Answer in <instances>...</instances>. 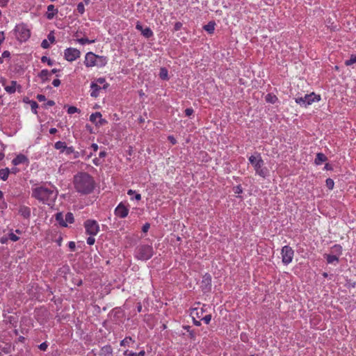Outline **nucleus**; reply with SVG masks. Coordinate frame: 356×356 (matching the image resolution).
I'll list each match as a JSON object with an SVG mask.
<instances>
[{"instance_id":"1","label":"nucleus","mask_w":356,"mask_h":356,"mask_svg":"<svg viewBox=\"0 0 356 356\" xmlns=\"http://www.w3.org/2000/svg\"><path fill=\"white\" fill-rule=\"evenodd\" d=\"M58 194V191L56 188L50 189L41 186L32 188L31 196L43 204L51 205L56 200Z\"/></svg>"},{"instance_id":"2","label":"nucleus","mask_w":356,"mask_h":356,"mask_svg":"<svg viewBox=\"0 0 356 356\" xmlns=\"http://www.w3.org/2000/svg\"><path fill=\"white\" fill-rule=\"evenodd\" d=\"M74 186L77 192L82 194L90 193L95 186L92 176L87 172H80L74 177Z\"/></svg>"},{"instance_id":"3","label":"nucleus","mask_w":356,"mask_h":356,"mask_svg":"<svg viewBox=\"0 0 356 356\" xmlns=\"http://www.w3.org/2000/svg\"><path fill=\"white\" fill-rule=\"evenodd\" d=\"M135 254L137 259L146 261L154 255V250L151 245H140L136 248Z\"/></svg>"},{"instance_id":"4","label":"nucleus","mask_w":356,"mask_h":356,"mask_svg":"<svg viewBox=\"0 0 356 356\" xmlns=\"http://www.w3.org/2000/svg\"><path fill=\"white\" fill-rule=\"evenodd\" d=\"M249 161L254 166L257 174L262 177L266 176V171L263 168V165L264 164V161L262 160L259 154H258L257 157L252 155L250 156Z\"/></svg>"},{"instance_id":"5","label":"nucleus","mask_w":356,"mask_h":356,"mask_svg":"<svg viewBox=\"0 0 356 356\" xmlns=\"http://www.w3.org/2000/svg\"><path fill=\"white\" fill-rule=\"evenodd\" d=\"M321 99L320 95L312 92L309 95H305L304 97H300L295 99L296 102L302 106L306 107L314 102H318Z\"/></svg>"},{"instance_id":"6","label":"nucleus","mask_w":356,"mask_h":356,"mask_svg":"<svg viewBox=\"0 0 356 356\" xmlns=\"http://www.w3.org/2000/svg\"><path fill=\"white\" fill-rule=\"evenodd\" d=\"M281 254L282 262L285 265H288L292 261L294 251L290 246L285 245L282 249Z\"/></svg>"},{"instance_id":"7","label":"nucleus","mask_w":356,"mask_h":356,"mask_svg":"<svg viewBox=\"0 0 356 356\" xmlns=\"http://www.w3.org/2000/svg\"><path fill=\"white\" fill-rule=\"evenodd\" d=\"M84 227L86 228V233L90 236H95L99 232V225L97 221L94 220H87L84 222Z\"/></svg>"},{"instance_id":"8","label":"nucleus","mask_w":356,"mask_h":356,"mask_svg":"<svg viewBox=\"0 0 356 356\" xmlns=\"http://www.w3.org/2000/svg\"><path fill=\"white\" fill-rule=\"evenodd\" d=\"M80 51L75 48H67L65 50V58L70 62L75 60L80 56Z\"/></svg>"},{"instance_id":"9","label":"nucleus","mask_w":356,"mask_h":356,"mask_svg":"<svg viewBox=\"0 0 356 356\" xmlns=\"http://www.w3.org/2000/svg\"><path fill=\"white\" fill-rule=\"evenodd\" d=\"M16 31L19 33L20 40L26 41L31 35L30 31L24 26H16Z\"/></svg>"},{"instance_id":"10","label":"nucleus","mask_w":356,"mask_h":356,"mask_svg":"<svg viewBox=\"0 0 356 356\" xmlns=\"http://www.w3.org/2000/svg\"><path fill=\"white\" fill-rule=\"evenodd\" d=\"M129 213V209L127 208L123 203H120L115 209V214L122 218L127 216Z\"/></svg>"},{"instance_id":"11","label":"nucleus","mask_w":356,"mask_h":356,"mask_svg":"<svg viewBox=\"0 0 356 356\" xmlns=\"http://www.w3.org/2000/svg\"><path fill=\"white\" fill-rule=\"evenodd\" d=\"M97 60V55L92 52H88L85 57L84 63L87 67L96 66L95 60Z\"/></svg>"},{"instance_id":"12","label":"nucleus","mask_w":356,"mask_h":356,"mask_svg":"<svg viewBox=\"0 0 356 356\" xmlns=\"http://www.w3.org/2000/svg\"><path fill=\"white\" fill-rule=\"evenodd\" d=\"M136 29L140 31H141V33L143 35L147 38H149L153 35L152 31L149 28L146 27L145 29H143V26L140 22H137L136 25Z\"/></svg>"},{"instance_id":"13","label":"nucleus","mask_w":356,"mask_h":356,"mask_svg":"<svg viewBox=\"0 0 356 356\" xmlns=\"http://www.w3.org/2000/svg\"><path fill=\"white\" fill-rule=\"evenodd\" d=\"M58 9L52 4L47 6V13L46 17L48 19H52L54 16L58 13Z\"/></svg>"},{"instance_id":"14","label":"nucleus","mask_w":356,"mask_h":356,"mask_svg":"<svg viewBox=\"0 0 356 356\" xmlns=\"http://www.w3.org/2000/svg\"><path fill=\"white\" fill-rule=\"evenodd\" d=\"M28 163L27 157L24 154L17 155L12 161L14 165H17L21 163Z\"/></svg>"},{"instance_id":"15","label":"nucleus","mask_w":356,"mask_h":356,"mask_svg":"<svg viewBox=\"0 0 356 356\" xmlns=\"http://www.w3.org/2000/svg\"><path fill=\"white\" fill-rule=\"evenodd\" d=\"M99 356H113V348L110 345H106L101 348Z\"/></svg>"},{"instance_id":"16","label":"nucleus","mask_w":356,"mask_h":356,"mask_svg":"<svg viewBox=\"0 0 356 356\" xmlns=\"http://www.w3.org/2000/svg\"><path fill=\"white\" fill-rule=\"evenodd\" d=\"M19 213L24 218H29L31 216V209L26 206H21L19 209Z\"/></svg>"},{"instance_id":"17","label":"nucleus","mask_w":356,"mask_h":356,"mask_svg":"<svg viewBox=\"0 0 356 356\" xmlns=\"http://www.w3.org/2000/svg\"><path fill=\"white\" fill-rule=\"evenodd\" d=\"M90 88L92 89V92L90 93L91 97H97L99 95V92L102 89V88L97 83L92 82L90 85Z\"/></svg>"},{"instance_id":"18","label":"nucleus","mask_w":356,"mask_h":356,"mask_svg":"<svg viewBox=\"0 0 356 356\" xmlns=\"http://www.w3.org/2000/svg\"><path fill=\"white\" fill-rule=\"evenodd\" d=\"M51 76V72L47 70H42L39 74L38 77L40 78L42 83L49 80V76Z\"/></svg>"},{"instance_id":"19","label":"nucleus","mask_w":356,"mask_h":356,"mask_svg":"<svg viewBox=\"0 0 356 356\" xmlns=\"http://www.w3.org/2000/svg\"><path fill=\"white\" fill-rule=\"evenodd\" d=\"M204 311L202 309L200 310H198L197 308L193 309L191 312V316L193 318H202L203 315Z\"/></svg>"},{"instance_id":"20","label":"nucleus","mask_w":356,"mask_h":356,"mask_svg":"<svg viewBox=\"0 0 356 356\" xmlns=\"http://www.w3.org/2000/svg\"><path fill=\"white\" fill-rule=\"evenodd\" d=\"M326 156L323 153H318L316 154L314 163L316 165H321L323 162L327 160Z\"/></svg>"},{"instance_id":"21","label":"nucleus","mask_w":356,"mask_h":356,"mask_svg":"<svg viewBox=\"0 0 356 356\" xmlns=\"http://www.w3.org/2000/svg\"><path fill=\"white\" fill-rule=\"evenodd\" d=\"M96 66L103 67L107 63L106 57L100 56L97 55V60H95Z\"/></svg>"},{"instance_id":"22","label":"nucleus","mask_w":356,"mask_h":356,"mask_svg":"<svg viewBox=\"0 0 356 356\" xmlns=\"http://www.w3.org/2000/svg\"><path fill=\"white\" fill-rule=\"evenodd\" d=\"M9 174H10L9 168H6L3 169H0V178L3 181H6L8 179Z\"/></svg>"},{"instance_id":"23","label":"nucleus","mask_w":356,"mask_h":356,"mask_svg":"<svg viewBox=\"0 0 356 356\" xmlns=\"http://www.w3.org/2000/svg\"><path fill=\"white\" fill-rule=\"evenodd\" d=\"M55 218L57 222H58V223L60 224V226L62 227H67V224L65 223V220L63 219V216L62 214V213H57L55 216Z\"/></svg>"},{"instance_id":"24","label":"nucleus","mask_w":356,"mask_h":356,"mask_svg":"<svg viewBox=\"0 0 356 356\" xmlns=\"http://www.w3.org/2000/svg\"><path fill=\"white\" fill-rule=\"evenodd\" d=\"M17 82L15 81H11V85L5 87V90L10 94H13L16 90Z\"/></svg>"},{"instance_id":"25","label":"nucleus","mask_w":356,"mask_h":356,"mask_svg":"<svg viewBox=\"0 0 356 356\" xmlns=\"http://www.w3.org/2000/svg\"><path fill=\"white\" fill-rule=\"evenodd\" d=\"M324 256L326 258L327 262L328 264H333L334 261H336V262L339 261V258L337 255L325 254Z\"/></svg>"},{"instance_id":"26","label":"nucleus","mask_w":356,"mask_h":356,"mask_svg":"<svg viewBox=\"0 0 356 356\" xmlns=\"http://www.w3.org/2000/svg\"><path fill=\"white\" fill-rule=\"evenodd\" d=\"M159 77L162 80H168V72L165 67H161L160 70Z\"/></svg>"},{"instance_id":"27","label":"nucleus","mask_w":356,"mask_h":356,"mask_svg":"<svg viewBox=\"0 0 356 356\" xmlns=\"http://www.w3.org/2000/svg\"><path fill=\"white\" fill-rule=\"evenodd\" d=\"M204 29L209 33H212L215 29V23L209 22L207 24L204 26Z\"/></svg>"},{"instance_id":"28","label":"nucleus","mask_w":356,"mask_h":356,"mask_svg":"<svg viewBox=\"0 0 356 356\" xmlns=\"http://www.w3.org/2000/svg\"><path fill=\"white\" fill-rule=\"evenodd\" d=\"M102 117V114L99 112H95L94 113H92L90 116V120L97 125V119Z\"/></svg>"},{"instance_id":"29","label":"nucleus","mask_w":356,"mask_h":356,"mask_svg":"<svg viewBox=\"0 0 356 356\" xmlns=\"http://www.w3.org/2000/svg\"><path fill=\"white\" fill-rule=\"evenodd\" d=\"M54 147L56 149H60L61 152H63L65 151V148H66L65 143L58 141L55 143Z\"/></svg>"},{"instance_id":"30","label":"nucleus","mask_w":356,"mask_h":356,"mask_svg":"<svg viewBox=\"0 0 356 356\" xmlns=\"http://www.w3.org/2000/svg\"><path fill=\"white\" fill-rule=\"evenodd\" d=\"M277 100V97L275 95H274L268 94L266 96V101L267 102H269V103H271V104H275Z\"/></svg>"},{"instance_id":"31","label":"nucleus","mask_w":356,"mask_h":356,"mask_svg":"<svg viewBox=\"0 0 356 356\" xmlns=\"http://www.w3.org/2000/svg\"><path fill=\"white\" fill-rule=\"evenodd\" d=\"M134 341L132 339L131 337H127L123 340L120 341L121 346H129L130 342H134Z\"/></svg>"},{"instance_id":"32","label":"nucleus","mask_w":356,"mask_h":356,"mask_svg":"<svg viewBox=\"0 0 356 356\" xmlns=\"http://www.w3.org/2000/svg\"><path fill=\"white\" fill-rule=\"evenodd\" d=\"M211 276L209 275H207L206 274L204 277H203V280H202V283H204L205 285H206V287L207 286H209V288L211 287Z\"/></svg>"},{"instance_id":"33","label":"nucleus","mask_w":356,"mask_h":356,"mask_svg":"<svg viewBox=\"0 0 356 356\" xmlns=\"http://www.w3.org/2000/svg\"><path fill=\"white\" fill-rule=\"evenodd\" d=\"M95 40H89L87 38H82L77 39V42L81 44H85L86 43L91 44V43L95 42Z\"/></svg>"},{"instance_id":"34","label":"nucleus","mask_w":356,"mask_h":356,"mask_svg":"<svg viewBox=\"0 0 356 356\" xmlns=\"http://www.w3.org/2000/svg\"><path fill=\"white\" fill-rule=\"evenodd\" d=\"M65 222L66 224H67V222H68V223L74 222V216L72 213L68 212L66 213Z\"/></svg>"},{"instance_id":"35","label":"nucleus","mask_w":356,"mask_h":356,"mask_svg":"<svg viewBox=\"0 0 356 356\" xmlns=\"http://www.w3.org/2000/svg\"><path fill=\"white\" fill-rule=\"evenodd\" d=\"M29 104H30V106L31 107V111H33V113L35 114H37L38 113L37 108H38V103L33 100L31 102H29Z\"/></svg>"},{"instance_id":"36","label":"nucleus","mask_w":356,"mask_h":356,"mask_svg":"<svg viewBox=\"0 0 356 356\" xmlns=\"http://www.w3.org/2000/svg\"><path fill=\"white\" fill-rule=\"evenodd\" d=\"M341 252H342V247L340 245H334L332 248V252H333V253L340 254H341Z\"/></svg>"},{"instance_id":"37","label":"nucleus","mask_w":356,"mask_h":356,"mask_svg":"<svg viewBox=\"0 0 356 356\" xmlns=\"http://www.w3.org/2000/svg\"><path fill=\"white\" fill-rule=\"evenodd\" d=\"M356 63V55H351L350 58L345 61V65L347 66L351 65Z\"/></svg>"},{"instance_id":"38","label":"nucleus","mask_w":356,"mask_h":356,"mask_svg":"<svg viewBox=\"0 0 356 356\" xmlns=\"http://www.w3.org/2000/svg\"><path fill=\"white\" fill-rule=\"evenodd\" d=\"M41 61L42 63H47L48 65L51 66L54 63L53 60H51L49 58L46 56H43L41 58Z\"/></svg>"},{"instance_id":"39","label":"nucleus","mask_w":356,"mask_h":356,"mask_svg":"<svg viewBox=\"0 0 356 356\" xmlns=\"http://www.w3.org/2000/svg\"><path fill=\"white\" fill-rule=\"evenodd\" d=\"M334 183L333 179H330V178H327V179H326V186H327V187L329 189H330V190H331V189H332V188H333V187H334Z\"/></svg>"},{"instance_id":"40","label":"nucleus","mask_w":356,"mask_h":356,"mask_svg":"<svg viewBox=\"0 0 356 356\" xmlns=\"http://www.w3.org/2000/svg\"><path fill=\"white\" fill-rule=\"evenodd\" d=\"M76 9L79 13L83 14L85 12V8H84L83 3L82 2L79 3L77 5Z\"/></svg>"},{"instance_id":"41","label":"nucleus","mask_w":356,"mask_h":356,"mask_svg":"<svg viewBox=\"0 0 356 356\" xmlns=\"http://www.w3.org/2000/svg\"><path fill=\"white\" fill-rule=\"evenodd\" d=\"M77 112H80V111L75 106H70L67 110V113L69 114H73Z\"/></svg>"},{"instance_id":"42","label":"nucleus","mask_w":356,"mask_h":356,"mask_svg":"<svg viewBox=\"0 0 356 356\" xmlns=\"http://www.w3.org/2000/svg\"><path fill=\"white\" fill-rule=\"evenodd\" d=\"M211 319V315L208 314L204 316H203L201 320L203 321L206 324H209Z\"/></svg>"},{"instance_id":"43","label":"nucleus","mask_w":356,"mask_h":356,"mask_svg":"<svg viewBox=\"0 0 356 356\" xmlns=\"http://www.w3.org/2000/svg\"><path fill=\"white\" fill-rule=\"evenodd\" d=\"M47 38L49 40V41L51 42V43H54L55 42V36L54 35V32L51 31L50 32L48 35H47Z\"/></svg>"},{"instance_id":"44","label":"nucleus","mask_w":356,"mask_h":356,"mask_svg":"<svg viewBox=\"0 0 356 356\" xmlns=\"http://www.w3.org/2000/svg\"><path fill=\"white\" fill-rule=\"evenodd\" d=\"M65 153L67 155H70L72 153H75L73 147H67L66 146V148H65Z\"/></svg>"},{"instance_id":"45","label":"nucleus","mask_w":356,"mask_h":356,"mask_svg":"<svg viewBox=\"0 0 356 356\" xmlns=\"http://www.w3.org/2000/svg\"><path fill=\"white\" fill-rule=\"evenodd\" d=\"M8 236H9V238L13 241H17L19 238L17 236H16L13 232L10 233Z\"/></svg>"},{"instance_id":"46","label":"nucleus","mask_w":356,"mask_h":356,"mask_svg":"<svg viewBox=\"0 0 356 356\" xmlns=\"http://www.w3.org/2000/svg\"><path fill=\"white\" fill-rule=\"evenodd\" d=\"M38 348H40V350L45 351L47 350V348H48V344L46 341L43 342L39 345Z\"/></svg>"},{"instance_id":"47","label":"nucleus","mask_w":356,"mask_h":356,"mask_svg":"<svg viewBox=\"0 0 356 356\" xmlns=\"http://www.w3.org/2000/svg\"><path fill=\"white\" fill-rule=\"evenodd\" d=\"M41 47L43 48V49H48L49 47V42L47 40H42V43H41Z\"/></svg>"},{"instance_id":"48","label":"nucleus","mask_w":356,"mask_h":356,"mask_svg":"<svg viewBox=\"0 0 356 356\" xmlns=\"http://www.w3.org/2000/svg\"><path fill=\"white\" fill-rule=\"evenodd\" d=\"M149 227H150V224H149V223H148V222L145 223V224L143 226V227H142V231H143V232H144V233L147 232H148V230H149Z\"/></svg>"},{"instance_id":"49","label":"nucleus","mask_w":356,"mask_h":356,"mask_svg":"<svg viewBox=\"0 0 356 356\" xmlns=\"http://www.w3.org/2000/svg\"><path fill=\"white\" fill-rule=\"evenodd\" d=\"M95 242V239L94 237H92V236H89L88 238H87V243L88 245H93Z\"/></svg>"},{"instance_id":"50","label":"nucleus","mask_w":356,"mask_h":356,"mask_svg":"<svg viewBox=\"0 0 356 356\" xmlns=\"http://www.w3.org/2000/svg\"><path fill=\"white\" fill-rule=\"evenodd\" d=\"M181 26H182V23L177 22L175 24L174 30L175 31H179L181 28Z\"/></svg>"},{"instance_id":"51","label":"nucleus","mask_w":356,"mask_h":356,"mask_svg":"<svg viewBox=\"0 0 356 356\" xmlns=\"http://www.w3.org/2000/svg\"><path fill=\"white\" fill-rule=\"evenodd\" d=\"M193 109L188 108L185 110V114L186 116H191L193 113Z\"/></svg>"},{"instance_id":"52","label":"nucleus","mask_w":356,"mask_h":356,"mask_svg":"<svg viewBox=\"0 0 356 356\" xmlns=\"http://www.w3.org/2000/svg\"><path fill=\"white\" fill-rule=\"evenodd\" d=\"M68 246H69V248L72 250V251H74L75 250V248H76V244L73 241H70L68 244Z\"/></svg>"},{"instance_id":"53","label":"nucleus","mask_w":356,"mask_h":356,"mask_svg":"<svg viewBox=\"0 0 356 356\" xmlns=\"http://www.w3.org/2000/svg\"><path fill=\"white\" fill-rule=\"evenodd\" d=\"M36 98H37V99H38V101H40V102H43V101H45V100H46V97H45V96H44V95H40V94H39V95H38L36 96Z\"/></svg>"},{"instance_id":"54","label":"nucleus","mask_w":356,"mask_h":356,"mask_svg":"<svg viewBox=\"0 0 356 356\" xmlns=\"http://www.w3.org/2000/svg\"><path fill=\"white\" fill-rule=\"evenodd\" d=\"M107 123V121L105 119H103L101 118H99V121L97 122V124L99 125H104Z\"/></svg>"},{"instance_id":"55","label":"nucleus","mask_w":356,"mask_h":356,"mask_svg":"<svg viewBox=\"0 0 356 356\" xmlns=\"http://www.w3.org/2000/svg\"><path fill=\"white\" fill-rule=\"evenodd\" d=\"M52 84L54 87H58L60 84V81L58 79H56L53 81Z\"/></svg>"},{"instance_id":"56","label":"nucleus","mask_w":356,"mask_h":356,"mask_svg":"<svg viewBox=\"0 0 356 356\" xmlns=\"http://www.w3.org/2000/svg\"><path fill=\"white\" fill-rule=\"evenodd\" d=\"M2 58H9L10 56V53L8 51H4L1 54Z\"/></svg>"},{"instance_id":"57","label":"nucleus","mask_w":356,"mask_h":356,"mask_svg":"<svg viewBox=\"0 0 356 356\" xmlns=\"http://www.w3.org/2000/svg\"><path fill=\"white\" fill-rule=\"evenodd\" d=\"M234 192L236 193H238V194L241 193H242V188H241V186H237L236 187V188H235Z\"/></svg>"},{"instance_id":"58","label":"nucleus","mask_w":356,"mask_h":356,"mask_svg":"<svg viewBox=\"0 0 356 356\" xmlns=\"http://www.w3.org/2000/svg\"><path fill=\"white\" fill-rule=\"evenodd\" d=\"M55 105V102L53 100H48L45 106H53Z\"/></svg>"},{"instance_id":"59","label":"nucleus","mask_w":356,"mask_h":356,"mask_svg":"<svg viewBox=\"0 0 356 356\" xmlns=\"http://www.w3.org/2000/svg\"><path fill=\"white\" fill-rule=\"evenodd\" d=\"M18 172H19V169L15 167L11 168V170H10V173L16 174Z\"/></svg>"},{"instance_id":"60","label":"nucleus","mask_w":356,"mask_h":356,"mask_svg":"<svg viewBox=\"0 0 356 356\" xmlns=\"http://www.w3.org/2000/svg\"><path fill=\"white\" fill-rule=\"evenodd\" d=\"M8 0H0V6H5L7 5Z\"/></svg>"},{"instance_id":"61","label":"nucleus","mask_w":356,"mask_h":356,"mask_svg":"<svg viewBox=\"0 0 356 356\" xmlns=\"http://www.w3.org/2000/svg\"><path fill=\"white\" fill-rule=\"evenodd\" d=\"M106 156V152L105 151H101L99 154V158H104Z\"/></svg>"},{"instance_id":"62","label":"nucleus","mask_w":356,"mask_h":356,"mask_svg":"<svg viewBox=\"0 0 356 356\" xmlns=\"http://www.w3.org/2000/svg\"><path fill=\"white\" fill-rule=\"evenodd\" d=\"M96 81H97V83H99L100 84H102V83H105V81H106L104 78H98Z\"/></svg>"},{"instance_id":"63","label":"nucleus","mask_w":356,"mask_h":356,"mask_svg":"<svg viewBox=\"0 0 356 356\" xmlns=\"http://www.w3.org/2000/svg\"><path fill=\"white\" fill-rule=\"evenodd\" d=\"M91 148H92L95 152H96V151H97V149H98V145H97L96 143H92V144L91 145Z\"/></svg>"},{"instance_id":"64","label":"nucleus","mask_w":356,"mask_h":356,"mask_svg":"<svg viewBox=\"0 0 356 356\" xmlns=\"http://www.w3.org/2000/svg\"><path fill=\"white\" fill-rule=\"evenodd\" d=\"M193 323H194L196 326H200V325H201L200 321L196 320V318H193Z\"/></svg>"}]
</instances>
